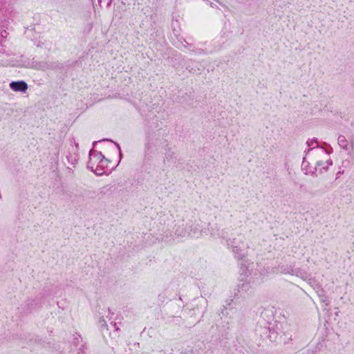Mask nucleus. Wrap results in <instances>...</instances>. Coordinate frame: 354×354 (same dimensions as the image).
<instances>
[{
  "label": "nucleus",
  "instance_id": "f03ea898",
  "mask_svg": "<svg viewBox=\"0 0 354 354\" xmlns=\"http://www.w3.org/2000/svg\"><path fill=\"white\" fill-rule=\"evenodd\" d=\"M261 317L264 319L269 317L272 318L267 321L268 326L262 328V332L261 334L262 337L268 339L272 342H276L280 340L284 344H287L292 340V335L289 333L288 330L284 331V326L286 328H288L286 324L277 321L272 323V321L274 319L273 310L272 309H265L261 313Z\"/></svg>",
  "mask_w": 354,
  "mask_h": 354
},
{
  "label": "nucleus",
  "instance_id": "4c0bfd02",
  "mask_svg": "<svg viewBox=\"0 0 354 354\" xmlns=\"http://www.w3.org/2000/svg\"><path fill=\"white\" fill-rule=\"evenodd\" d=\"M108 311H109V315L106 316V317L109 319V321H111L112 319V317L109 316L111 314L109 308L108 309Z\"/></svg>",
  "mask_w": 354,
  "mask_h": 354
},
{
  "label": "nucleus",
  "instance_id": "f704fd0d",
  "mask_svg": "<svg viewBox=\"0 0 354 354\" xmlns=\"http://www.w3.org/2000/svg\"><path fill=\"white\" fill-rule=\"evenodd\" d=\"M199 303H201V305H203V304H205L207 305V301H205L203 298H201L200 300H199Z\"/></svg>",
  "mask_w": 354,
  "mask_h": 354
},
{
  "label": "nucleus",
  "instance_id": "39448f33",
  "mask_svg": "<svg viewBox=\"0 0 354 354\" xmlns=\"http://www.w3.org/2000/svg\"><path fill=\"white\" fill-rule=\"evenodd\" d=\"M226 243L232 249L235 258L241 259L245 257L248 247L244 243L243 236L240 234L236 238L226 239Z\"/></svg>",
  "mask_w": 354,
  "mask_h": 354
},
{
  "label": "nucleus",
  "instance_id": "c756f323",
  "mask_svg": "<svg viewBox=\"0 0 354 354\" xmlns=\"http://www.w3.org/2000/svg\"><path fill=\"white\" fill-rule=\"evenodd\" d=\"M317 165L319 166V167H322L323 168L324 166H326V164H325V162L318 161L317 162Z\"/></svg>",
  "mask_w": 354,
  "mask_h": 354
},
{
  "label": "nucleus",
  "instance_id": "cd10ccee",
  "mask_svg": "<svg viewBox=\"0 0 354 354\" xmlns=\"http://www.w3.org/2000/svg\"><path fill=\"white\" fill-rule=\"evenodd\" d=\"M227 307L225 306H223V308L221 309V313L225 316V315H228V313L227 311Z\"/></svg>",
  "mask_w": 354,
  "mask_h": 354
},
{
  "label": "nucleus",
  "instance_id": "f3484780",
  "mask_svg": "<svg viewBox=\"0 0 354 354\" xmlns=\"http://www.w3.org/2000/svg\"><path fill=\"white\" fill-rule=\"evenodd\" d=\"M11 17V12H9L8 10H3L1 9L0 10V21H6V19H10Z\"/></svg>",
  "mask_w": 354,
  "mask_h": 354
},
{
  "label": "nucleus",
  "instance_id": "473e14b6",
  "mask_svg": "<svg viewBox=\"0 0 354 354\" xmlns=\"http://www.w3.org/2000/svg\"><path fill=\"white\" fill-rule=\"evenodd\" d=\"M206 308V306H204V308L203 309H201V310H199V309L198 308V313L200 314L201 317H203V314L205 313V308Z\"/></svg>",
  "mask_w": 354,
  "mask_h": 354
},
{
  "label": "nucleus",
  "instance_id": "37998d69",
  "mask_svg": "<svg viewBox=\"0 0 354 354\" xmlns=\"http://www.w3.org/2000/svg\"><path fill=\"white\" fill-rule=\"evenodd\" d=\"M342 173H343V171L342 172V171H338V172H337V176H339V174H342ZM337 177H338V176H337Z\"/></svg>",
  "mask_w": 354,
  "mask_h": 354
},
{
  "label": "nucleus",
  "instance_id": "c85d7f7f",
  "mask_svg": "<svg viewBox=\"0 0 354 354\" xmlns=\"http://www.w3.org/2000/svg\"><path fill=\"white\" fill-rule=\"evenodd\" d=\"M185 44H184V46L185 48H188L189 51H190V49H193V48H192V45L191 44L188 43L186 41H185Z\"/></svg>",
  "mask_w": 354,
  "mask_h": 354
},
{
  "label": "nucleus",
  "instance_id": "2eb2a0df",
  "mask_svg": "<svg viewBox=\"0 0 354 354\" xmlns=\"http://www.w3.org/2000/svg\"><path fill=\"white\" fill-rule=\"evenodd\" d=\"M306 145L309 147L308 151L319 147L317 138H313L311 140H308L306 142Z\"/></svg>",
  "mask_w": 354,
  "mask_h": 354
},
{
  "label": "nucleus",
  "instance_id": "20e7f679",
  "mask_svg": "<svg viewBox=\"0 0 354 354\" xmlns=\"http://www.w3.org/2000/svg\"><path fill=\"white\" fill-rule=\"evenodd\" d=\"M87 167L97 176H102L107 172V167L110 160L104 157L100 151L91 149Z\"/></svg>",
  "mask_w": 354,
  "mask_h": 354
},
{
  "label": "nucleus",
  "instance_id": "7c9ffc66",
  "mask_svg": "<svg viewBox=\"0 0 354 354\" xmlns=\"http://www.w3.org/2000/svg\"><path fill=\"white\" fill-rule=\"evenodd\" d=\"M111 324L114 327L115 330H119V327L118 326L117 323L111 321Z\"/></svg>",
  "mask_w": 354,
  "mask_h": 354
},
{
  "label": "nucleus",
  "instance_id": "bb28decb",
  "mask_svg": "<svg viewBox=\"0 0 354 354\" xmlns=\"http://www.w3.org/2000/svg\"><path fill=\"white\" fill-rule=\"evenodd\" d=\"M203 1L206 3V4L209 5L212 8H218V6L216 3H214L211 1H209V0H203Z\"/></svg>",
  "mask_w": 354,
  "mask_h": 354
},
{
  "label": "nucleus",
  "instance_id": "aec40b11",
  "mask_svg": "<svg viewBox=\"0 0 354 354\" xmlns=\"http://www.w3.org/2000/svg\"><path fill=\"white\" fill-rule=\"evenodd\" d=\"M158 301H161L162 303L166 301L167 299H169L165 292H162L160 294H159L158 296Z\"/></svg>",
  "mask_w": 354,
  "mask_h": 354
},
{
  "label": "nucleus",
  "instance_id": "ea45409f",
  "mask_svg": "<svg viewBox=\"0 0 354 354\" xmlns=\"http://www.w3.org/2000/svg\"><path fill=\"white\" fill-rule=\"evenodd\" d=\"M248 286V284H245V283H243L241 286V288L243 289L245 288V286Z\"/></svg>",
  "mask_w": 354,
  "mask_h": 354
},
{
  "label": "nucleus",
  "instance_id": "4be33fe9",
  "mask_svg": "<svg viewBox=\"0 0 354 354\" xmlns=\"http://www.w3.org/2000/svg\"><path fill=\"white\" fill-rule=\"evenodd\" d=\"M180 317H174V316H170L168 317V319L167 321L169 322H176L177 323H179L180 322Z\"/></svg>",
  "mask_w": 354,
  "mask_h": 354
},
{
  "label": "nucleus",
  "instance_id": "6ab92c4d",
  "mask_svg": "<svg viewBox=\"0 0 354 354\" xmlns=\"http://www.w3.org/2000/svg\"><path fill=\"white\" fill-rule=\"evenodd\" d=\"M50 68L49 64L46 62H38L37 67L36 69L46 71Z\"/></svg>",
  "mask_w": 354,
  "mask_h": 354
},
{
  "label": "nucleus",
  "instance_id": "e433bc0d",
  "mask_svg": "<svg viewBox=\"0 0 354 354\" xmlns=\"http://www.w3.org/2000/svg\"><path fill=\"white\" fill-rule=\"evenodd\" d=\"M67 158H68V160L69 162H71V164H75V162L77 161L75 158V159H73V160L72 159L71 160H70V158H69V157H67Z\"/></svg>",
  "mask_w": 354,
  "mask_h": 354
},
{
  "label": "nucleus",
  "instance_id": "a211bd4d",
  "mask_svg": "<svg viewBox=\"0 0 354 354\" xmlns=\"http://www.w3.org/2000/svg\"><path fill=\"white\" fill-rule=\"evenodd\" d=\"M190 52L196 54V55H207L211 53L212 51H208L206 49H202L200 48L194 47L193 49H190Z\"/></svg>",
  "mask_w": 354,
  "mask_h": 354
},
{
  "label": "nucleus",
  "instance_id": "393cba45",
  "mask_svg": "<svg viewBox=\"0 0 354 354\" xmlns=\"http://www.w3.org/2000/svg\"><path fill=\"white\" fill-rule=\"evenodd\" d=\"M100 323L101 324V328H102L107 327L106 322V321L104 320V319L103 317H101L100 319Z\"/></svg>",
  "mask_w": 354,
  "mask_h": 354
},
{
  "label": "nucleus",
  "instance_id": "423d86ee",
  "mask_svg": "<svg viewBox=\"0 0 354 354\" xmlns=\"http://www.w3.org/2000/svg\"><path fill=\"white\" fill-rule=\"evenodd\" d=\"M179 65L182 66V69L185 68L189 73H196L200 71L198 67V63L193 60H186L184 57H180ZM180 66H178L179 67Z\"/></svg>",
  "mask_w": 354,
  "mask_h": 354
},
{
  "label": "nucleus",
  "instance_id": "a18cd8bd",
  "mask_svg": "<svg viewBox=\"0 0 354 354\" xmlns=\"http://www.w3.org/2000/svg\"><path fill=\"white\" fill-rule=\"evenodd\" d=\"M322 149L323 150H324V151H325L326 153H330V152H329V151H326V149H324L323 147H322Z\"/></svg>",
  "mask_w": 354,
  "mask_h": 354
},
{
  "label": "nucleus",
  "instance_id": "9b49d317",
  "mask_svg": "<svg viewBox=\"0 0 354 354\" xmlns=\"http://www.w3.org/2000/svg\"><path fill=\"white\" fill-rule=\"evenodd\" d=\"M320 301L325 304L326 306L330 305V300L328 297L326 295L325 291L324 289H319L317 292Z\"/></svg>",
  "mask_w": 354,
  "mask_h": 354
},
{
  "label": "nucleus",
  "instance_id": "c03bdc74",
  "mask_svg": "<svg viewBox=\"0 0 354 354\" xmlns=\"http://www.w3.org/2000/svg\"><path fill=\"white\" fill-rule=\"evenodd\" d=\"M98 142L97 141H95L93 142V146L94 147Z\"/></svg>",
  "mask_w": 354,
  "mask_h": 354
},
{
  "label": "nucleus",
  "instance_id": "b1692460",
  "mask_svg": "<svg viewBox=\"0 0 354 354\" xmlns=\"http://www.w3.org/2000/svg\"><path fill=\"white\" fill-rule=\"evenodd\" d=\"M313 288V289L316 291V292H317V291L319 290V289H323L322 288V286L318 283H315V284L313 285L312 286Z\"/></svg>",
  "mask_w": 354,
  "mask_h": 354
},
{
  "label": "nucleus",
  "instance_id": "412c9836",
  "mask_svg": "<svg viewBox=\"0 0 354 354\" xmlns=\"http://www.w3.org/2000/svg\"><path fill=\"white\" fill-rule=\"evenodd\" d=\"M102 141H110V142H113V140H109V139H102ZM100 142H101V140H100ZM114 144H115V145L116 146L117 149H118L119 155H120V157L121 158V157H122V152H121L120 147L119 144H118V143H117V142H114Z\"/></svg>",
  "mask_w": 354,
  "mask_h": 354
},
{
  "label": "nucleus",
  "instance_id": "72a5a7b5",
  "mask_svg": "<svg viewBox=\"0 0 354 354\" xmlns=\"http://www.w3.org/2000/svg\"><path fill=\"white\" fill-rule=\"evenodd\" d=\"M0 53H2V54H6L7 56H9L10 54L6 53V50H5V48H2L1 50H0Z\"/></svg>",
  "mask_w": 354,
  "mask_h": 354
},
{
  "label": "nucleus",
  "instance_id": "f8f14e48",
  "mask_svg": "<svg viewBox=\"0 0 354 354\" xmlns=\"http://www.w3.org/2000/svg\"><path fill=\"white\" fill-rule=\"evenodd\" d=\"M338 145L344 150L348 149V142L344 136L340 135L337 138Z\"/></svg>",
  "mask_w": 354,
  "mask_h": 354
},
{
  "label": "nucleus",
  "instance_id": "f257e3e1",
  "mask_svg": "<svg viewBox=\"0 0 354 354\" xmlns=\"http://www.w3.org/2000/svg\"><path fill=\"white\" fill-rule=\"evenodd\" d=\"M192 217V213L188 212L178 215L174 221L171 215L161 218L160 224L162 227L158 230L161 232L162 239L169 242L177 237L189 236V227L193 225Z\"/></svg>",
  "mask_w": 354,
  "mask_h": 354
},
{
  "label": "nucleus",
  "instance_id": "ddd939ff",
  "mask_svg": "<svg viewBox=\"0 0 354 354\" xmlns=\"http://www.w3.org/2000/svg\"><path fill=\"white\" fill-rule=\"evenodd\" d=\"M189 231L191 232L189 236L193 237H199L202 235L203 232L202 230L199 227L198 224H196L194 227H192V226L189 227Z\"/></svg>",
  "mask_w": 354,
  "mask_h": 354
},
{
  "label": "nucleus",
  "instance_id": "6e6552de",
  "mask_svg": "<svg viewBox=\"0 0 354 354\" xmlns=\"http://www.w3.org/2000/svg\"><path fill=\"white\" fill-rule=\"evenodd\" d=\"M210 234L216 238L227 239L226 238V232L224 230L218 228L217 225L211 226Z\"/></svg>",
  "mask_w": 354,
  "mask_h": 354
},
{
  "label": "nucleus",
  "instance_id": "a19ab883",
  "mask_svg": "<svg viewBox=\"0 0 354 354\" xmlns=\"http://www.w3.org/2000/svg\"><path fill=\"white\" fill-rule=\"evenodd\" d=\"M305 163H306V162L305 158H304V159H303V162H302V165H303V166H305Z\"/></svg>",
  "mask_w": 354,
  "mask_h": 354
},
{
  "label": "nucleus",
  "instance_id": "58836bf2",
  "mask_svg": "<svg viewBox=\"0 0 354 354\" xmlns=\"http://www.w3.org/2000/svg\"><path fill=\"white\" fill-rule=\"evenodd\" d=\"M44 43H41V41H39L38 44H37V47H42Z\"/></svg>",
  "mask_w": 354,
  "mask_h": 354
},
{
  "label": "nucleus",
  "instance_id": "4468645a",
  "mask_svg": "<svg viewBox=\"0 0 354 354\" xmlns=\"http://www.w3.org/2000/svg\"><path fill=\"white\" fill-rule=\"evenodd\" d=\"M38 62L35 60V59H32L31 60L27 59L24 62L22 66L26 68H35L36 69L37 67Z\"/></svg>",
  "mask_w": 354,
  "mask_h": 354
},
{
  "label": "nucleus",
  "instance_id": "1a4fd4ad",
  "mask_svg": "<svg viewBox=\"0 0 354 354\" xmlns=\"http://www.w3.org/2000/svg\"><path fill=\"white\" fill-rule=\"evenodd\" d=\"M176 157L175 153L171 150V148H168L166 149V152L165 154L164 163L165 164H170V163H176Z\"/></svg>",
  "mask_w": 354,
  "mask_h": 354
},
{
  "label": "nucleus",
  "instance_id": "dca6fc26",
  "mask_svg": "<svg viewBox=\"0 0 354 354\" xmlns=\"http://www.w3.org/2000/svg\"><path fill=\"white\" fill-rule=\"evenodd\" d=\"M293 266H294V264L282 266L280 267L281 272H282L283 274H292Z\"/></svg>",
  "mask_w": 354,
  "mask_h": 354
},
{
  "label": "nucleus",
  "instance_id": "5701e85b",
  "mask_svg": "<svg viewBox=\"0 0 354 354\" xmlns=\"http://www.w3.org/2000/svg\"><path fill=\"white\" fill-rule=\"evenodd\" d=\"M304 280L306 281L311 286L316 283L315 279L310 277L309 274H308V278Z\"/></svg>",
  "mask_w": 354,
  "mask_h": 354
},
{
  "label": "nucleus",
  "instance_id": "a878e982",
  "mask_svg": "<svg viewBox=\"0 0 354 354\" xmlns=\"http://www.w3.org/2000/svg\"><path fill=\"white\" fill-rule=\"evenodd\" d=\"M325 164L326 166L323 167V169L326 170L330 165H333V161L331 160H328L325 162Z\"/></svg>",
  "mask_w": 354,
  "mask_h": 354
},
{
  "label": "nucleus",
  "instance_id": "0eeeda50",
  "mask_svg": "<svg viewBox=\"0 0 354 354\" xmlns=\"http://www.w3.org/2000/svg\"><path fill=\"white\" fill-rule=\"evenodd\" d=\"M9 86L13 91L21 93H25L28 88V84L24 80L12 81Z\"/></svg>",
  "mask_w": 354,
  "mask_h": 354
},
{
  "label": "nucleus",
  "instance_id": "c9c22d12",
  "mask_svg": "<svg viewBox=\"0 0 354 354\" xmlns=\"http://www.w3.org/2000/svg\"><path fill=\"white\" fill-rule=\"evenodd\" d=\"M6 34H7L6 31V30H4V31H3V32H1V36L2 37H6Z\"/></svg>",
  "mask_w": 354,
  "mask_h": 354
},
{
  "label": "nucleus",
  "instance_id": "2f4dec72",
  "mask_svg": "<svg viewBox=\"0 0 354 354\" xmlns=\"http://www.w3.org/2000/svg\"><path fill=\"white\" fill-rule=\"evenodd\" d=\"M91 160H93V164H94V167H95L99 162V160L93 159V156H91Z\"/></svg>",
  "mask_w": 354,
  "mask_h": 354
},
{
  "label": "nucleus",
  "instance_id": "7ed1b4c3",
  "mask_svg": "<svg viewBox=\"0 0 354 354\" xmlns=\"http://www.w3.org/2000/svg\"><path fill=\"white\" fill-rule=\"evenodd\" d=\"M157 127L158 126L153 127L152 125H148L145 130L144 149L145 155H148L158 151L160 146L166 142L164 138V131L162 128Z\"/></svg>",
  "mask_w": 354,
  "mask_h": 354
},
{
  "label": "nucleus",
  "instance_id": "79ce46f5",
  "mask_svg": "<svg viewBox=\"0 0 354 354\" xmlns=\"http://www.w3.org/2000/svg\"><path fill=\"white\" fill-rule=\"evenodd\" d=\"M28 301H30V304H29V303L28 304V306H29V305H31V306H32V305H33V304H32V302H33V300H28Z\"/></svg>",
  "mask_w": 354,
  "mask_h": 354
},
{
  "label": "nucleus",
  "instance_id": "9d476101",
  "mask_svg": "<svg viewBox=\"0 0 354 354\" xmlns=\"http://www.w3.org/2000/svg\"><path fill=\"white\" fill-rule=\"evenodd\" d=\"M308 272L300 268H296L294 264L292 275H295L301 279H306L308 278Z\"/></svg>",
  "mask_w": 354,
  "mask_h": 354
}]
</instances>
